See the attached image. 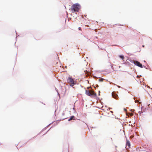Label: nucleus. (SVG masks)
Segmentation results:
<instances>
[{"label": "nucleus", "instance_id": "47", "mask_svg": "<svg viewBox=\"0 0 152 152\" xmlns=\"http://www.w3.org/2000/svg\"><path fill=\"white\" fill-rule=\"evenodd\" d=\"M80 86L82 87H83V86H82L81 85H80Z\"/></svg>", "mask_w": 152, "mask_h": 152}, {"label": "nucleus", "instance_id": "27", "mask_svg": "<svg viewBox=\"0 0 152 152\" xmlns=\"http://www.w3.org/2000/svg\"><path fill=\"white\" fill-rule=\"evenodd\" d=\"M130 111H131V112H134V109H131L130 110Z\"/></svg>", "mask_w": 152, "mask_h": 152}, {"label": "nucleus", "instance_id": "54", "mask_svg": "<svg viewBox=\"0 0 152 152\" xmlns=\"http://www.w3.org/2000/svg\"><path fill=\"white\" fill-rule=\"evenodd\" d=\"M80 27H79V28H78V29H80Z\"/></svg>", "mask_w": 152, "mask_h": 152}, {"label": "nucleus", "instance_id": "1", "mask_svg": "<svg viewBox=\"0 0 152 152\" xmlns=\"http://www.w3.org/2000/svg\"><path fill=\"white\" fill-rule=\"evenodd\" d=\"M81 8L80 5L78 3H76L72 5L71 7V10L72 12H79Z\"/></svg>", "mask_w": 152, "mask_h": 152}, {"label": "nucleus", "instance_id": "15", "mask_svg": "<svg viewBox=\"0 0 152 152\" xmlns=\"http://www.w3.org/2000/svg\"><path fill=\"white\" fill-rule=\"evenodd\" d=\"M94 98H95L96 97H97V95L96 93H95L94 95H93V96Z\"/></svg>", "mask_w": 152, "mask_h": 152}, {"label": "nucleus", "instance_id": "50", "mask_svg": "<svg viewBox=\"0 0 152 152\" xmlns=\"http://www.w3.org/2000/svg\"><path fill=\"white\" fill-rule=\"evenodd\" d=\"M134 72H136V70L135 69H134Z\"/></svg>", "mask_w": 152, "mask_h": 152}, {"label": "nucleus", "instance_id": "43", "mask_svg": "<svg viewBox=\"0 0 152 152\" xmlns=\"http://www.w3.org/2000/svg\"><path fill=\"white\" fill-rule=\"evenodd\" d=\"M108 108H109V110H110V109H112V108H110V107H109Z\"/></svg>", "mask_w": 152, "mask_h": 152}, {"label": "nucleus", "instance_id": "42", "mask_svg": "<svg viewBox=\"0 0 152 152\" xmlns=\"http://www.w3.org/2000/svg\"><path fill=\"white\" fill-rule=\"evenodd\" d=\"M142 79H142V80H143V81H145V80L144 78H142Z\"/></svg>", "mask_w": 152, "mask_h": 152}, {"label": "nucleus", "instance_id": "45", "mask_svg": "<svg viewBox=\"0 0 152 152\" xmlns=\"http://www.w3.org/2000/svg\"><path fill=\"white\" fill-rule=\"evenodd\" d=\"M27 143V142H26L25 143H24V145H26Z\"/></svg>", "mask_w": 152, "mask_h": 152}, {"label": "nucleus", "instance_id": "60", "mask_svg": "<svg viewBox=\"0 0 152 152\" xmlns=\"http://www.w3.org/2000/svg\"><path fill=\"white\" fill-rule=\"evenodd\" d=\"M102 99V98H101V99H100V100H101Z\"/></svg>", "mask_w": 152, "mask_h": 152}, {"label": "nucleus", "instance_id": "44", "mask_svg": "<svg viewBox=\"0 0 152 152\" xmlns=\"http://www.w3.org/2000/svg\"><path fill=\"white\" fill-rule=\"evenodd\" d=\"M144 61V62H145V63H146V61H145V60H144V61Z\"/></svg>", "mask_w": 152, "mask_h": 152}, {"label": "nucleus", "instance_id": "32", "mask_svg": "<svg viewBox=\"0 0 152 152\" xmlns=\"http://www.w3.org/2000/svg\"><path fill=\"white\" fill-rule=\"evenodd\" d=\"M54 122V121H53L51 123H50L49 124V125H50L53 124V123Z\"/></svg>", "mask_w": 152, "mask_h": 152}, {"label": "nucleus", "instance_id": "26", "mask_svg": "<svg viewBox=\"0 0 152 152\" xmlns=\"http://www.w3.org/2000/svg\"><path fill=\"white\" fill-rule=\"evenodd\" d=\"M118 25V26H123V25H122V24H115V25Z\"/></svg>", "mask_w": 152, "mask_h": 152}, {"label": "nucleus", "instance_id": "8", "mask_svg": "<svg viewBox=\"0 0 152 152\" xmlns=\"http://www.w3.org/2000/svg\"><path fill=\"white\" fill-rule=\"evenodd\" d=\"M67 80L68 82L69 83H72L74 81L72 78L70 77H68Z\"/></svg>", "mask_w": 152, "mask_h": 152}, {"label": "nucleus", "instance_id": "4", "mask_svg": "<svg viewBox=\"0 0 152 152\" xmlns=\"http://www.w3.org/2000/svg\"><path fill=\"white\" fill-rule=\"evenodd\" d=\"M85 94L86 95L88 96H90L91 97H92L93 96V95L92 94H91L89 91L87 90H86V92Z\"/></svg>", "mask_w": 152, "mask_h": 152}, {"label": "nucleus", "instance_id": "29", "mask_svg": "<svg viewBox=\"0 0 152 152\" xmlns=\"http://www.w3.org/2000/svg\"><path fill=\"white\" fill-rule=\"evenodd\" d=\"M17 54H16V58H15V59L16 61H17Z\"/></svg>", "mask_w": 152, "mask_h": 152}, {"label": "nucleus", "instance_id": "34", "mask_svg": "<svg viewBox=\"0 0 152 152\" xmlns=\"http://www.w3.org/2000/svg\"><path fill=\"white\" fill-rule=\"evenodd\" d=\"M124 111H127V110L125 108H124Z\"/></svg>", "mask_w": 152, "mask_h": 152}, {"label": "nucleus", "instance_id": "51", "mask_svg": "<svg viewBox=\"0 0 152 152\" xmlns=\"http://www.w3.org/2000/svg\"><path fill=\"white\" fill-rule=\"evenodd\" d=\"M110 112H111V113H113V111H110Z\"/></svg>", "mask_w": 152, "mask_h": 152}, {"label": "nucleus", "instance_id": "12", "mask_svg": "<svg viewBox=\"0 0 152 152\" xmlns=\"http://www.w3.org/2000/svg\"><path fill=\"white\" fill-rule=\"evenodd\" d=\"M106 70H99V71H96V72H98L99 73H100L101 72H106Z\"/></svg>", "mask_w": 152, "mask_h": 152}, {"label": "nucleus", "instance_id": "31", "mask_svg": "<svg viewBox=\"0 0 152 152\" xmlns=\"http://www.w3.org/2000/svg\"><path fill=\"white\" fill-rule=\"evenodd\" d=\"M98 92H99L98 95L100 96V91H99Z\"/></svg>", "mask_w": 152, "mask_h": 152}, {"label": "nucleus", "instance_id": "36", "mask_svg": "<svg viewBox=\"0 0 152 152\" xmlns=\"http://www.w3.org/2000/svg\"><path fill=\"white\" fill-rule=\"evenodd\" d=\"M111 68L113 69V71H114L113 69V66H111Z\"/></svg>", "mask_w": 152, "mask_h": 152}, {"label": "nucleus", "instance_id": "18", "mask_svg": "<svg viewBox=\"0 0 152 152\" xmlns=\"http://www.w3.org/2000/svg\"><path fill=\"white\" fill-rule=\"evenodd\" d=\"M53 127V126H52L47 132L46 133H45L43 135H45L49 131V130L50 129Z\"/></svg>", "mask_w": 152, "mask_h": 152}, {"label": "nucleus", "instance_id": "39", "mask_svg": "<svg viewBox=\"0 0 152 152\" xmlns=\"http://www.w3.org/2000/svg\"><path fill=\"white\" fill-rule=\"evenodd\" d=\"M143 85H145V87H146V85H145V83H143V84H142Z\"/></svg>", "mask_w": 152, "mask_h": 152}, {"label": "nucleus", "instance_id": "7", "mask_svg": "<svg viewBox=\"0 0 152 152\" xmlns=\"http://www.w3.org/2000/svg\"><path fill=\"white\" fill-rule=\"evenodd\" d=\"M73 119L74 120H75V118L74 115H72L70 116L69 117V118L68 119V121H70L71 120H72V119Z\"/></svg>", "mask_w": 152, "mask_h": 152}, {"label": "nucleus", "instance_id": "57", "mask_svg": "<svg viewBox=\"0 0 152 152\" xmlns=\"http://www.w3.org/2000/svg\"><path fill=\"white\" fill-rule=\"evenodd\" d=\"M102 23L103 24H104V23L102 22Z\"/></svg>", "mask_w": 152, "mask_h": 152}, {"label": "nucleus", "instance_id": "46", "mask_svg": "<svg viewBox=\"0 0 152 152\" xmlns=\"http://www.w3.org/2000/svg\"><path fill=\"white\" fill-rule=\"evenodd\" d=\"M42 104H43L44 105H45V103H43L42 102H41Z\"/></svg>", "mask_w": 152, "mask_h": 152}, {"label": "nucleus", "instance_id": "41", "mask_svg": "<svg viewBox=\"0 0 152 152\" xmlns=\"http://www.w3.org/2000/svg\"><path fill=\"white\" fill-rule=\"evenodd\" d=\"M50 125H49V124L47 125L46 127H47V128L48 127V126H49Z\"/></svg>", "mask_w": 152, "mask_h": 152}, {"label": "nucleus", "instance_id": "38", "mask_svg": "<svg viewBox=\"0 0 152 152\" xmlns=\"http://www.w3.org/2000/svg\"><path fill=\"white\" fill-rule=\"evenodd\" d=\"M98 48H99V49H100V50H102V48H99V47H98Z\"/></svg>", "mask_w": 152, "mask_h": 152}, {"label": "nucleus", "instance_id": "30", "mask_svg": "<svg viewBox=\"0 0 152 152\" xmlns=\"http://www.w3.org/2000/svg\"><path fill=\"white\" fill-rule=\"evenodd\" d=\"M116 86L119 88H123L122 87H121L120 86H118V85H116Z\"/></svg>", "mask_w": 152, "mask_h": 152}, {"label": "nucleus", "instance_id": "5", "mask_svg": "<svg viewBox=\"0 0 152 152\" xmlns=\"http://www.w3.org/2000/svg\"><path fill=\"white\" fill-rule=\"evenodd\" d=\"M64 118L63 119H60L56 121V123H54V126L57 125L58 124V121H63V120H64L66 118Z\"/></svg>", "mask_w": 152, "mask_h": 152}, {"label": "nucleus", "instance_id": "49", "mask_svg": "<svg viewBox=\"0 0 152 152\" xmlns=\"http://www.w3.org/2000/svg\"><path fill=\"white\" fill-rule=\"evenodd\" d=\"M146 69H148V68H147V67H146V66L145 68Z\"/></svg>", "mask_w": 152, "mask_h": 152}, {"label": "nucleus", "instance_id": "22", "mask_svg": "<svg viewBox=\"0 0 152 152\" xmlns=\"http://www.w3.org/2000/svg\"><path fill=\"white\" fill-rule=\"evenodd\" d=\"M140 115H141V114L143 112L142 111H139L138 112Z\"/></svg>", "mask_w": 152, "mask_h": 152}, {"label": "nucleus", "instance_id": "23", "mask_svg": "<svg viewBox=\"0 0 152 152\" xmlns=\"http://www.w3.org/2000/svg\"><path fill=\"white\" fill-rule=\"evenodd\" d=\"M140 76V77H142V76L140 75H137V76H136V77L137 78H138Z\"/></svg>", "mask_w": 152, "mask_h": 152}, {"label": "nucleus", "instance_id": "37", "mask_svg": "<svg viewBox=\"0 0 152 152\" xmlns=\"http://www.w3.org/2000/svg\"><path fill=\"white\" fill-rule=\"evenodd\" d=\"M65 115V113H62V115Z\"/></svg>", "mask_w": 152, "mask_h": 152}, {"label": "nucleus", "instance_id": "24", "mask_svg": "<svg viewBox=\"0 0 152 152\" xmlns=\"http://www.w3.org/2000/svg\"><path fill=\"white\" fill-rule=\"evenodd\" d=\"M99 85H98V84H96V85H95V86H94V88H96V87H99Z\"/></svg>", "mask_w": 152, "mask_h": 152}, {"label": "nucleus", "instance_id": "56", "mask_svg": "<svg viewBox=\"0 0 152 152\" xmlns=\"http://www.w3.org/2000/svg\"><path fill=\"white\" fill-rule=\"evenodd\" d=\"M94 76V77H96V76Z\"/></svg>", "mask_w": 152, "mask_h": 152}, {"label": "nucleus", "instance_id": "55", "mask_svg": "<svg viewBox=\"0 0 152 152\" xmlns=\"http://www.w3.org/2000/svg\"><path fill=\"white\" fill-rule=\"evenodd\" d=\"M101 104H102V102H101Z\"/></svg>", "mask_w": 152, "mask_h": 152}, {"label": "nucleus", "instance_id": "64", "mask_svg": "<svg viewBox=\"0 0 152 152\" xmlns=\"http://www.w3.org/2000/svg\"><path fill=\"white\" fill-rule=\"evenodd\" d=\"M30 140V139H29V140H28V141H29Z\"/></svg>", "mask_w": 152, "mask_h": 152}, {"label": "nucleus", "instance_id": "20", "mask_svg": "<svg viewBox=\"0 0 152 152\" xmlns=\"http://www.w3.org/2000/svg\"><path fill=\"white\" fill-rule=\"evenodd\" d=\"M73 109L75 111L74 112V114L76 113L77 114V113L76 111H75V108H73Z\"/></svg>", "mask_w": 152, "mask_h": 152}, {"label": "nucleus", "instance_id": "13", "mask_svg": "<svg viewBox=\"0 0 152 152\" xmlns=\"http://www.w3.org/2000/svg\"><path fill=\"white\" fill-rule=\"evenodd\" d=\"M127 60L129 61L131 63H133L134 64V63L135 62V61H134L133 60L130 59V58H128Z\"/></svg>", "mask_w": 152, "mask_h": 152}, {"label": "nucleus", "instance_id": "61", "mask_svg": "<svg viewBox=\"0 0 152 152\" xmlns=\"http://www.w3.org/2000/svg\"><path fill=\"white\" fill-rule=\"evenodd\" d=\"M30 140V139H29V140H28V141H29Z\"/></svg>", "mask_w": 152, "mask_h": 152}, {"label": "nucleus", "instance_id": "28", "mask_svg": "<svg viewBox=\"0 0 152 152\" xmlns=\"http://www.w3.org/2000/svg\"><path fill=\"white\" fill-rule=\"evenodd\" d=\"M125 63H126V64H130V63L129 62H127L126 63V62H125L124 64H125Z\"/></svg>", "mask_w": 152, "mask_h": 152}, {"label": "nucleus", "instance_id": "14", "mask_svg": "<svg viewBox=\"0 0 152 152\" xmlns=\"http://www.w3.org/2000/svg\"><path fill=\"white\" fill-rule=\"evenodd\" d=\"M55 88L56 91L57 92L58 95L59 96H60V94H59L58 92V89L57 88H56V87H55Z\"/></svg>", "mask_w": 152, "mask_h": 152}, {"label": "nucleus", "instance_id": "35", "mask_svg": "<svg viewBox=\"0 0 152 152\" xmlns=\"http://www.w3.org/2000/svg\"><path fill=\"white\" fill-rule=\"evenodd\" d=\"M147 87H148V88H150V86H147ZM151 89L152 90V88H151Z\"/></svg>", "mask_w": 152, "mask_h": 152}, {"label": "nucleus", "instance_id": "48", "mask_svg": "<svg viewBox=\"0 0 152 152\" xmlns=\"http://www.w3.org/2000/svg\"><path fill=\"white\" fill-rule=\"evenodd\" d=\"M105 80L106 81H108V80H107H107H105Z\"/></svg>", "mask_w": 152, "mask_h": 152}, {"label": "nucleus", "instance_id": "25", "mask_svg": "<svg viewBox=\"0 0 152 152\" xmlns=\"http://www.w3.org/2000/svg\"><path fill=\"white\" fill-rule=\"evenodd\" d=\"M95 99H96L97 100H99L100 99L98 97H96Z\"/></svg>", "mask_w": 152, "mask_h": 152}, {"label": "nucleus", "instance_id": "21", "mask_svg": "<svg viewBox=\"0 0 152 152\" xmlns=\"http://www.w3.org/2000/svg\"><path fill=\"white\" fill-rule=\"evenodd\" d=\"M42 132V131H41L38 134H37V135H36L35 136V137H33V138H35V137H36V136H37V135H39V134H40L41 133V132Z\"/></svg>", "mask_w": 152, "mask_h": 152}, {"label": "nucleus", "instance_id": "33", "mask_svg": "<svg viewBox=\"0 0 152 152\" xmlns=\"http://www.w3.org/2000/svg\"><path fill=\"white\" fill-rule=\"evenodd\" d=\"M20 97L22 98H24V96H22L21 95H20Z\"/></svg>", "mask_w": 152, "mask_h": 152}, {"label": "nucleus", "instance_id": "52", "mask_svg": "<svg viewBox=\"0 0 152 152\" xmlns=\"http://www.w3.org/2000/svg\"><path fill=\"white\" fill-rule=\"evenodd\" d=\"M56 110H55V112H54V113H55V112H56Z\"/></svg>", "mask_w": 152, "mask_h": 152}, {"label": "nucleus", "instance_id": "16", "mask_svg": "<svg viewBox=\"0 0 152 152\" xmlns=\"http://www.w3.org/2000/svg\"><path fill=\"white\" fill-rule=\"evenodd\" d=\"M53 127V126H52L47 132L46 133H45L43 135H45L49 131V130L50 129Z\"/></svg>", "mask_w": 152, "mask_h": 152}, {"label": "nucleus", "instance_id": "17", "mask_svg": "<svg viewBox=\"0 0 152 152\" xmlns=\"http://www.w3.org/2000/svg\"><path fill=\"white\" fill-rule=\"evenodd\" d=\"M53 127V126H52L47 132L46 133H45L43 135H45L49 131V130L50 129Z\"/></svg>", "mask_w": 152, "mask_h": 152}, {"label": "nucleus", "instance_id": "53", "mask_svg": "<svg viewBox=\"0 0 152 152\" xmlns=\"http://www.w3.org/2000/svg\"><path fill=\"white\" fill-rule=\"evenodd\" d=\"M67 67V66H65V68H66V67Z\"/></svg>", "mask_w": 152, "mask_h": 152}, {"label": "nucleus", "instance_id": "63", "mask_svg": "<svg viewBox=\"0 0 152 152\" xmlns=\"http://www.w3.org/2000/svg\"><path fill=\"white\" fill-rule=\"evenodd\" d=\"M30 140V139H29V140H28V141H29Z\"/></svg>", "mask_w": 152, "mask_h": 152}, {"label": "nucleus", "instance_id": "9", "mask_svg": "<svg viewBox=\"0 0 152 152\" xmlns=\"http://www.w3.org/2000/svg\"><path fill=\"white\" fill-rule=\"evenodd\" d=\"M98 77L99 78V80H98L99 82H102L103 81V80H105V79H104L102 77Z\"/></svg>", "mask_w": 152, "mask_h": 152}, {"label": "nucleus", "instance_id": "2", "mask_svg": "<svg viewBox=\"0 0 152 152\" xmlns=\"http://www.w3.org/2000/svg\"><path fill=\"white\" fill-rule=\"evenodd\" d=\"M118 91H113L112 93L111 96L113 98H114L116 100H118L119 98V97L118 95Z\"/></svg>", "mask_w": 152, "mask_h": 152}, {"label": "nucleus", "instance_id": "58", "mask_svg": "<svg viewBox=\"0 0 152 152\" xmlns=\"http://www.w3.org/2000/svg\"><path fill=\"white\" fill-rule=\"evenodd\" d=\"M144 45H142V47H144Z\"/></svg>", "mask_w": 152, "mask_h": 152}, {"label": "nucleus", "instance_id": "3", "mask_svg": "<svg viewBox=\"0 0 152 152\" xmlns=\"http://www.w3.org/2000/svg\"><path fill=\"white\" fill-rule=\"evenodd\" d=\"M134 64L141 68H142L143 67L145 68L146 66L144 65H143L142 64L140 63L139 62L136 61H135V62L134 63Z\"/></svg>", "mask_w": 152, "mask_h": 152}, {"label": "nucleus", "instance_id": "10", "mask_svg": "<svg viewBox=\"0 0 152 152\" xmlns=\"http://www.w3.org/2000/svg\"><path fill=\"white\" fill-rule=\"evenodd\" d=\"M119 57L120 58H121L122 60H123L124 58V56L123 55H120L119 56Z\"/></svg>", "mask_w": 152, "mask_h": 152}, {"label": "nucleus", "instance_id": "40", "mask_svg": "<svg viewBox=\"0 0 152 152\" xmlns=\"http://www.w3.org/2000/svg\"><path fill=\"white\" fill-rule=\"evenodd\" d=\"M107 74H106V73H104V74H103V75H106Z\"/></svg>", "mask_w": 152, "mask_h": 152}, {"label": "nucleus", "instance_id": "11", "mask_svg": "<svg viewBox=\"0 0 152 152\" xmlns=\"http://www.w3.org/2000/svg\"><path fill=\"white\" fill-rule=\"evenodd\" d=\"M71 84L70 85V86L73 88V86L75 84V83L73 81V82L71 83Z\"/></svg>", "mask_w": 152, "mask_h": 152}, {"label": "nucleus", "instance_id": "6", "mask_svg": "<svg viewBox=\"0 0 152 152\" xmlns=\"http://www.w3.org/2000/svg\"><path fill=\"white\" fill-rule=\"evenodd\" d=\"M126 146H128L129 147V148H130V147L131 146V144L130 143V142L129 141V140H126Z\"/></svg>", "mask_w": 152, "mask_h": 152}, {"label": "nucleus", "instance_id": "62", "mask_svg": "<svg viewBox=\"0 0 152 152\" xmlns=\"http://www.w3.org/2000/svg\"><path fill=\"white\" fill-rule=\"evenodd\" d=\"M30 140V139H29V140H28V141H29Z\"/></svg>", "mask_w": 152, "mask_h": 152}, {"label": "nucleus", "instance_id": "19", "mask_svg": "<svg viewBox=\"0 0 152 152\" xmlns=\"http://www.w3.org/2000/svg\"><path fill=\"white\" fill-rule=\"evenodd\" d=\"M47 129V127H45L42 130V132H43L44 131H45V130H46Z\"/></svg>", "mask_w": 152, "mask_h": 152}, {"label": "nucleus", "instance_id": "59", "mask_svg": "<svg viewBox=\"0 0 152 152\" xmlns=\"http://www.w3.org/2000/svg\"><path fill=\"white\" fill-rule=\"evenodd\" d=\"M105 107H107V106H106V105H105Z\"/></svg>", "mask_w": 152, "mask_h": 152}]
</instances>
